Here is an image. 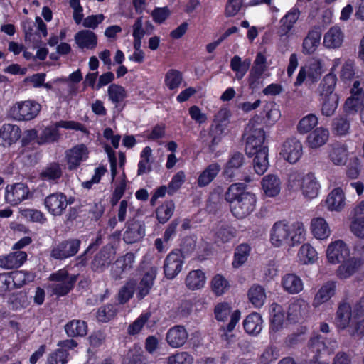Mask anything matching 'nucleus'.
Segmentation results:
<instances>
[{
    "instance_id": "38",
    "label": "nucleus",
    "mask_w": 364,
    "mask_h": 364,
    "mask_svg": "<svg viewBox=\"0 0 364 364\" xmlns=\"http://www.w3.org/2000/svg\"><path fill=\"white\" fill-rule=\"evenodd\" d=\"M75 41L81 49H94L97 44V38L95 33L90 30H82L75 36Z\"/></svg>"
},
{
    "instance_id": "28",
    "label": "nucleus",
    "mask_w": 364,
    "mask_h": 364,
    "mask_svg": "<svg viewBox=\"0 0 364 364\" xmlns=\"http://www.w3.org/2000/svg\"><path fill=\"white\" fill-rule=\"evenodd\" d=\"M21 129L15 124H5L0 128V145L9 146L21 137Z\"/></svg>"
},
{
    "instance_id": "9",
    "label": "nucleus",
    "mask_w": 364,
    "mask_h": 364,
    "mask_svg": "<svg viewBox=\"0 0 364 364\" xmlns=\"http://www.w3.org/2000/svg\"><path fill=\"white\" fill-rule=\"evenodd\" d=\"M279 154L288 163L296 164L303 155L302 144L296 137L287 138L281 144Z\"/></svg>"
},
{
    "instance_id": "23",
    "label": "nucleus",
    "mask_w": 364,
    "mask_h": 364,
    "mask_svg": "<svg viewBox=\"0 0 364 364\" xmlns=\"http://www.w3.org/2000/svg\"><path fill=\"white\" fill-rule=\"evenodd\" d=\"M355 318V316H353V311L348 304H341L336 312L335 325L341 330L348 328L350 333V330L353 328V319Z\"/></svg>"
},
{
    "instance_id": "44",
    "label": "nucleus",
    "mask_w": 364,
    "mask_h": 364,
    "mask_svg": "<svg viewBox=\"0 0 364 364\" xmlns=\"http://www.w3.org/2000/svg\"><path fill=\"white\" fill-rule=\"evenodd\" d=\"M321 111L323 115L331 117L334 114L339 103L338 95L319 97Z\"/></svg>"
},
{
    "instance_id": "7",
    "label": "nucleus",
    "mask_w": 364,
    "mask_h": 364,
    "mask_svg": "<svg viewBox=\"0 0 364 364\" xmlns=\"http://www.w3.org/2000/svg\"><path fill=\"white\" fill-rule=\"evenodd\" d=\"M49 279L55 282L51 285L53 293L58 296H64L73 288L77 276L70 275L67 270L62 269L50 274Z\"/></svg>"
},
{
    "instance_id": "61",
    "label": "nucleus",
    "mask_w": 364,
    "mask_h": 364,
    "mask_svg": "<svg viewBox=\"0 0 364 364\" xmlns=\"http://www.w3.org/2000/svg\"><path fill=\"white\" fill-rule=\"evenodd\" d=\"M117 309L115 305L108 304L100 307L97 312V318L100 322L106 323L117 314Z\"/></svg>"
},
{
    "instance_id": "25",
    "label": "nucleus",
    "mask_w": 364,
    "mask_h": 364,
    "mask_svg": "<svg viewBox=\"0 0 364 364\" xmlns=\"http://www.w3.org/2000/svg\"><path fill=\"white\" fill-rule=\"evenodd\" d=\"M281 286L283 290L289 294H297L304 289L302 279L293 273H287L282 277Z\"/></svg>"
},
{
    "instance_id": "15",
    "label": "nucleus",
    "mask_w": 364,
    "mask_h": 364,
    "mask_svg": "<svg viewBox=\"0 0 364 364\" xmlns=\"http://www.w3.org/2000/svg\"><path fill=\"white\" fill-rule=\"evenodd\" d=\"M115 251L112 246H105L94 257L90 267L96 272H103L114 259Z\"/></svg>"
},
{
    "instance_id": "12",
    "label": "nucleus",
    "mask_w": 364,
    "mask_h": 364,
    "mask_svg": "<svg viewBox=\"0 0 364 364\" xmlns=\"http://www.w3.org/2000/svg\"><path fill=\"white\" fill-rule=\"evenodd\" d=\"M78 239L63 240L56 245L50 251V257L55 259L63 260L75 255L80 247Z\"/></svg>"
},
{
    "instance_id": "48",
    "label": "nucleus",
    "mask_w": 364,
    "mask_h": 364,
    "mask_svg": "<svg viewBox=\"0 0 364 364\" xmlns=\"http://www.w3.org/2000/svg\"><path fill=\"white\" fill-rule=\"evenodd\" d=\"M220 170V167L218 164H210L199 175L198 178V186L204 187L210 184L218 174Z\"/></svg>"
},
{
    "instance_id": "39",
    "label": "nucleus",
    "mask_w": 364,
    "mask_h": 364,
    "mask_svg": "<svg viewBox=\"0 0 364 364\" xmlns=\"http://www.w3.org/2000/svg\"><path fill=\"white\" fill-rule=\"evenodd\" d=\"M328 158L334 165L346 164L348 158L347 146L339 144L331 145L328 151Z\"/></svg>"
},
{
    "instance_id": "6",
    "label": "nucleus",
    "mask_w": 364,
    "mask_h": 364,
    "mask_svg": "<svg viewBox=\"0 0 364 364\" xmlns=\"http://www.w3.org/2000/svg\"><path fill=\"white\" fill-rule=\"evenodd\" d=\"M230 117V112L227 108L220 109L215 115L214 123L210 127V141H207V144L210 149H213L220 141L222 136L226 130L229 119Z\"/></svg>"
},
{
    "instance_id": "45",
    "label": "nucleus",
    "mask_w": 364,
    "mask_h": 364,
    "mask_svg": "<svg viewBox=\"0 0 364 364\" xmlns=\"http://www.w3.org/2000/svg\"><path fill=\"white\" fill-rule=\"evenodd\" d=\"M337 82V77L334 74H327L320 82L318 87V93L319 97L328 96L331 95H338L335 92V88Z\"/></svg>"
},
{
    "instance_id": "18",
    "label": "nucleus",
    "mask_w": 364,
    "mask_h": 364,
    "mask_svg": "<svg viewBox=\"0 0 364 364\" xmlns=\"http://www.w3.org/2000/svg\"><path fill=\"white\" fill-rule=\"evenodd\" d=\"M326 208L331 212H341L346 207V198L342 188H333L322 202Z\"/></svg>"
},
{
    "instance_id": "24",
    "label": "nucleus",
    "mask_w": 364,
    "mask_h": 364,
    "mask_svg": "<svg viewBox=\"0 0 364 364\" xmlns=\"http://www.w3.org/2000/svg\"><path fill=\"white\" fill-rule=\"evenodd\" d=\"M282 180L278 175L269 173L264 176L261 181L262 190L269 198L277 196L282 190Z\"/></svg>"
},
{
    "instance_id": "31",
    "label": "nucleus",
    "mask_w": 364,
    "mask_h": 364,
    "mask_svg": "<svg viewBox=\"0 0 364 364\" xmlns=\"http://www.w3.org/2000/svg\"><path fill=\"white\" fill-rule=\"evenodd\" d=\"M184 283L191 291L201 289L206 283L205 273L201 269L191 270L186 276Z\"/></svg>"
},
{
    "instance_id": "55",
    "label": "nucleus",
    "mask_w": 364,
    "mask_h": 364,
    "mask_svg": "<svg viewBox=\"0 0 364 364\" xmlns=\"http://www.w3.org/2000/svg\"><path fill=\"white\" fill-rule=\"evenodd\" d=\"M185 178L186 176L184 172L182 171H178L172 178L168 188L166 186H161V196L165 195L166 193H168V194L174 193L184 183Z\"/></svg>"
},
{
    "instance_id": "47",
    "label": "nucleus",
    "mask_w": 364,
    "mask_h": 364,
    "mask_svg": "<svg viewBox=\"0 0 364 364\" xmlns=\"http://www.w3.org/2000/svg\"><path fill=\"white\" fill-rule=\"evenodd\" d=\"M230 287L229 281L222 274H215L210 280L211 291L218 296L227 293Z\"/></svg>"
},
{
    "instance_id": "13",
    "label": "nucleus",
    "mask_w": 364,
    "mask_h": 364,
    "mask_svg": "<svg viewBox=\"0 0 364 364\" xmlns=\"http://www.w3.org/2000/svg\"><path fill=\"white\" fill-rule=\"evenodd\" d=\"M31 197L29 188L23 183H16L6 187L5 199L11 205H18Z\"/></svg>"
},
{
    "instance_id": "14",
    "label": "nucleus",
    "mask_w": 364,
    "mask_h": 364,
    "mask_svg": "<svg viewBox=\"0 0 364 364\" xmlns=\"http://www.w3.org/2000/svg\"><path fill=\"white\" fill-rule=\"evenodd\" d=\"M215 318L219 321H225L230 317V323L227 326V331L230 333L240 319V311L239 310L232 311L228 303L222 302L218 304L214 309Z\"/></svg>"
},
{
    "instance_id": "62",
    "label": "nucleus",
    "mask_w": 364,
    "mask_h": 364,
    "mask_svg": "<svg viewBox=\"0 0 364 364\" xmlns=\"http://www.w3.org/2000/svg\"><path fill=\"white\" fill-rule=\"evenodd\" d=\"M279 352L273 346H267L261 353L259 358V364H272L279 358Z\"/></svg>"
},
{
    "instance_id": "42",
    "label": "nucleus",
    "mask_w": 364,
    "mask_h": 364,
    "mask_svg": "<svg viewBox=\"0 0 364 364\" xmlns=\"http://www.w3.org/2000/svg\"><path fill=\"white\" fill-rule=\"evenodd\" d=\"M263 320L258 313L249 314L243 321L244 329L250 335L256 336L262 329Z\"/></svg>"
},
{
    "instance_id": "1",
    "label": "nucleus",
    "mask_w": 364,
    "mask_h": 364,
    "mask_svg": "<svg viewBox=\"0 0 364 364\" xmlns=\"http://www.w3.org/2000/svg\"><path fill=\"white\" fill-rule=\"evenodd\" d=\"M307 230L301 221H276L269 230V242L274 247H294L306 240Z\"/></svg>"
},
{
    "instance_id": "63",
    "label": "nucleus",
    "mask_w": 364,
    "mask_h": 364,
    "mask_svg": "<svg viewBox=\"0 0 364 364\" xmlns=\"http://www.w3.org/2000/svg\"><path fill=\"white\" fill-rule=\"evenodd\" d=\"M150 314L148 313L141 314L133 323L129 325L127 328V333L132 336L138 334L146 322L149 320Z\"/></svg>"
},
{
    "instance_id": "11",
    "label": "nucleus",
    "mask_w": 364,
    "mask_h": 364,
    "mask_svg": "<svg viewBox=\"0 0 364 364\" xmlns=\"http://www.w3.org/2000/svg\"><path fill=\"white\" fill-rule=\"evenodd\" d=\"M350 94L343 105V110L346 113L352 114L364 108V90L360 81L355 80L353 82Z\"/></svg>"
},
{
    "instance_id": "56",
    "label": "nucleus",
    "mask_w": 364,
    "mask_h": 364,
    "mask_svg": "<svg viewBox=\"0 0 364 364\" xmlns=\"http://www.w3.org/2000/svg\"><path fill=\"white\" fill-rule=\"evenodd\" d=\"M244 163V156L240 153H235L229 159L224 170V173L231 178L234 176V171L239 168Z\"/></svg>"
},
{
    "instance_id": "17",
    "label": "nucleus",
    "mask_w": 364,
    "mask_h": 364,
    "mask_svg": "<svg viewBox=\"0 0 364 364\" xmlns=\"http://www.w3.org/2000/svg\"><path fill=\"white\" fill-rule=\"evenodd\" d=\"M68 204L67 196L60 192L51 193L44 199L48 211L54 216L61 215Z\"/></svg>"
},
{
    "instance_id": "4",
    "label": "nucleus",
    "mask_w": 364,
    "mask_h": 364,
    "mask_svg": "<svg viewBox=\"0 0 364 364\" xmlns=\"http://www.w3.org/2000/svg\"><path fill=\"white\" fill-rule=\"evenodd\" d=\"M326 70V66L323 59L312 58L300 68L294 85L299 87L305 81L315 83L321 78Z\"/></svg>"
},
{
    "instance_id": "49",
    "label": "nucleus",
    "mask_w": 364,
    "mask_h": 364,
    "mask_svg": "<svg viewBox=\"0 0 364 364\" xmlns=\"http://www.w3.org/2000/svg\"><path fill=\"white\" fill-rule=\"evenodd\" d=\"M251 65V60L246 58L242 60L238 55H235L230 61V68L235 73L236 78L238 80L242 79Z\"/></svg>"
},
{
    "instance_id": "58",
    "label": "nucleus",
    "mask_w": 364,
    "mask_h": 364,
    "mask_svg": "<svg viewBox=\"0 0 364 364\" xmlns=\"http://www.w3.org/2000/svg\"><path fill=\"white\" fill-rule=\"evenodd\" d=\"M355 75V65L353 60H347L342 65L340 78L344 83L350 82Z\"/></svg>"
},
{
    "instance_id": "3",
    "label": "nucleus",
    "mask_w": 364,
    "mask_h": 364,
    "mask_svg": "<svg viewBox=\"0 0 364 364\" xmlns=\"http://www.w3.org/2000/svg\"><path fill=\"white\" fill-rule=\"evenodd\" d=\"M287 186L292 191H300L304 198L308 200L317 198L321 190V184L314 173L298 170L289 174Z\"/></svg>"
},
{
    "instance_id": "64",
    "label": "nucleus",
    "mask_w": 364,
    "mask_h": 364,
    "mask_svg": "<svg viewBox=\"0 0 364 364\" xmlns=\"http://www.w3.org/2000/svg\"><path fill=\"white\" fill-rule=\"evenodd\" d=\"M182 81V76L180 72L171 70L165 77V84L171 90L177 88Z\"/></svg>"
},
{
    "instance_id": "53",
    "label": "nucleus",
    "mask_w": 364,
    "mask_h": 364,
    "mask_svg": "<svg viewBox=\"0 0 364 364\" xmlns=\"http://www.w3.org/2000/svg\"><path fill=\"white\" fill-rule=\"evenodd\" d=\"M318 123V119L314 114H308L303 117L296 126L297 131L299 134H304L311 132L315 128Z\"/></svg>"
},
{
    "instance_id": "10",
    "label": "nucleus",
    "mask_w": 364,
    "mask_h": 364,
    "mask_svg": "<svg viewBox=\"0 0 364 364\" xmlns=\"http://www.w3.org/2000/svg\"><path fill=\"white\" fill-rule=\"evenodd\" d=\"M247 134V143L245 151L247 155L253 156L255 153L263 149H267L264 145L265 135L262 128H255L252 124H249L245 129Z\"/></svg>"
},
{
    "instance_id": "36",
    "label": "nucleus",
    "mask_w": 364,
    "mask_h": 364,
    "mask_svg": "<svg viewBox=\"0 0 364 364\" xmlns=\"http://www.w3.org/2000/svg\"><path fill=\"white\" fill-rule=\"evenodd\" d=\"M300 12L299 9L293 8L289 10L280 20V26L278 33L280 36H286L293 28L294 25L299 19Z\"/></svg>"
},
{
    "instance_id": "59",
    "label": "nucleus",
    "mask_w": 364,
    "mask_h": 364,
    "mask_svg": "<svg viewBox=\"0 0 364 364\" xmlns=\"http://www.w3.org/2000/svg\"><path fill=\"white\" fill-rule=\"evenodd\" d=\"M58 127V126H57L56 123L55 127H49L45 128L38 138V143L41 144L57 141L59 137Z\"/></svg>"
},
{
    "instance_id": "57",
    "label": "nucleus",
    "mask_w": 364,
    "mask_h": 364,
    "mask_svg": "<svg viewBox=\"0 0 364 364\" xmlns=\"http://www.w3.org/2000/svg\"><path fill=\"white\" fill-rule=\"evenodd\" d=\"M193 357L186 351H177L166 358L167 364H193Z\"/></svg>"
},
{
    "instance_id": "26",
    "label": "nucleus",
    "mask_w": 364,
    "mask_h": 364,
    "mask_svg": "<svg viewBox=\"0 0 364 364\" xmlns=\"http://www.w3.org/2000/svg\"><path fill=\"white\" fill-rule=\"evenodd\" d=\"M144 234L145 230L140 222L135 220H128L123 240L126 243L132 244L141 240Z\"/></svg>"
},
{
    "instance_id": "32",
    "label": "nucleus",
    "mask_w": 364,
    "mask_h": 364,
    "mask_svg": "<svg viewBox=\"0 0 364 364\" xmlns=\"http://www.w3.org/2000/svg\"><path fill=\"white\" fill-rule=\"evenodd\" d=\"M336 287L335 282L330 281L324 283L315 294L312 305L318 307L328 301L335 294Z\"/></svg>"
},
{
    "instance_id": "5",
    "label": "nucleus",
    "mask_w": 364,
    "mask_h": 364,
    "mask_svg": "<svg viewBox=\"0 0 364 364\" xmlns=\"http://www.w3.org/2000/svg\"><path fill=\"white\" fill-rule=\"evenodd\" d=\"M364 264V247L356 246L352 255L342 261L336 269V276L342 279L350 278Z\"/></svg>"
},
{
    "instance_id": "8",
    "label": "nucleus",
    "mask_w": 364,
    "mask_h": 364,
    "mask_svg": "<svg viewBox=\"0 0 364 364\" xmlns=\"http://www.w3.org/2000/svg\"><path fill=\"white\" fill-rule=\"evenodd\" d=\"M325 255L328 263L335 265L341 263L352 254L348 245L343 240L338 239L328 244Z\"/></svg>"
},
{
    "instance_id": "46",
    "label": "nucleus",
    "mask_w": 364,
    "mask_h": 364,
    "mask_svg": "<svg viewBox=\"0 0 364 364\" xmlns=\"http://www.w3.org/2000/svg\"><path fill=\"white\" fill-rule=\"evenodd\" d=\"M253 168L258 175L264 174L269 166L268 159V149H263L255 154Z\"/></svg>"
},
{
    "instance_id": "21",
    "label": "nucleus",
    "mask_w": 364,
    "mask_h": 364,
    "mask_svg": "<svg viewBox=\"0 0 364 364\" xmlns=\"http://www.w3.org/2000/svg\"><path fill=\"white\" fill-rule=\"evenodd\" d=\"M344 40L343 30L338 26H333L324 33L323 46L328 50H337L342 47Z\"/></svg>"
},
{
    "instance_id": "19",
    "label": "nucleus",
    "mask_w": 364,
    "mask_h": 364,
    "mask_svg": "<svg viewBox=\"0 0 364 364\" xmlns=\"http://www.w3.org/2000/svg\"><path fill=\"white\" fill-rule=\"evenodd\" d=\"M89 151L87 146L83 144H77L68 149L65 152V159L69 170L76 169L80 164L88 157Z\"/></svg>"
},
{
    "instance_id": "37",
    "label": "nucleus",
    "mask_w": 364,
    "mask_h": 364,
    "mask_svg": "<svg viewBox=\"0 0 364 364\" xmlns=\"http://www.w3.org/2000/svg\"><path fill=\"white\" fill-rule=\"evenodd\" d=\"M270 313V331L277 332L285 326L284 315L280 305L273 303L269 308Z\"/></svg>"
},
{
    "instance_id": "43",
    "label": "nucleus",
    "mask_w": 364,
    "mask_h": 364,
    "mask_svg": "<svg viewBox=\"0 0 364 364\" xmlns=\"http://www.w3.org/2000/svg\"><path fill=\"white\" fill-rule=\"evenodd\" d=\"M251 252V247L247 243L240 244L236 247L232 266L234 269H238L243 266L247 261Z\"/></svg>"
},
{
    "instance_id": "41",
    "label": "nucleus",
    "mask_w": 364,
    "mask_h": 364,
    "mask_svg": "<svg viewBox=\"0 0 364 364\" xmlns=\"http://www.w3.org/2000/svg\"><path fill=\"white\" fill-rule=\"evenodd\" d=\"M247 298L255 308H261L267 299L265 289L259 284L252 285L248 289Z\"/></svg>"
},
{
    "instance_id": "2",
    "label": "nucleus",
    "mask_w": 364,
    "mask_h": 364,
    "mask_svg": "<svg viewBox=\"0 0 364 364\" xmlns=\"http://www.w3.org/2000/svg\"><path fill=\"white\" fill-rule=\"evenodd\" d=\"M246 188L247 186L242 183H233L229 186L225 194L231 213L238 219L245 218L256 208L257 196L252 192L247 191Z\"/></svg>"
},
{
    "instance_id": "29",
    "label": "nucleus",
    "mask_w": 364,
    "mask_h": 364,
    "mask_svg": "<svg viewBox=\"0 0 364 364\" xmlns=\"http://www.w3.org/2000/svg\"><path fill=\"white\" fill-rule=\"evenodd\" d=\"M308 309V304L303 299H294L289 306L287 318L290 322L295 323L303 318Z\"/></svg>"
},
{
    "instance_id": "27",
    "label": "nucleus",
    "mask_w": 364,
    "mask_h": 364,
    "mask_svg": "<svg viewBox=\"0 0 364 364\" xmlns=\"http://www.w3.org/2000/svg\"><path fill=\"white\" fill-rule=\"evenodd\" d=\"M318 254L316 248L310 243H303L299 248L296 259L301 265L313 264L317 262Z\"/></svg>"
},
{
    "instance_id": "60",
    "label": "nucleus",
    "mask_w": 364,
    "mask_h": 364,
    "mask_svg": "<svg viewBox=\"0 0 364 364\" xmlns=\"http://www.w3.org/2000/svg\"><path fill=\"white\" fill-rule=\"evenodd\" d=\"M108 96L110 100L114 103L122 102L127 97L125 89L118 85L112 84L107 90Z\"/></svg>"
},
{
    "instance_id": "50",
    "label": "nucleus",
    "mask_w": 364,
    "mask_h": 364,
    "mask_svg": "<svg viewBox=\"0 0 364 364\" xmlns=\"http://www.w3.org/2000/svg\"><path fill=\"white\" fill-rule=\"evenodd\" d=\"M137 282L134 279H129L119 290L117 301L120 304H126L133 297L136 291Z\"/></svg>"
},
{
    "instance_id": "20",
    "label": "nucleus",
    "mask_w": 364,
    "mask_h": 364,
    "mask_svg": "<svg viewBox=\"0 0 364 364\" xmlns=\"http://www.w3.org/2000/svg\"><path fill=\"white\" fill-rule=\"evenodd\" d=\"M309 230L313 237L319 241L327 240L331 235L330 225L323 217L313 218L309 223Z\"/></svg>"
},
{
    "instance_id": "52",
    "label": "nucleus",
    "mask_w": 364,
    "mask_h": 364,
    "mask_svg": "<svg viewBox=\"0 0 364 364\" xmlns=\"http://www.w3.org/2000/svg\"><path fill=\"white\" fill-rule=\"evenodd\" d=\"M65 331L69 337L84 336L87 333V326L84 321L73 320L65 326Z\"/></svg>"
},
{
    "instance_id": "40",
    "label": "nucleus",
    "mask_w": 364,
    "mask_h": 364,
    "mask_svg": "<svg viewBox=\"0 0 364 364\" xmlns=\"http://www.w3.org/2000/svg\"><path fill=\"white\" fill-rule=\"evenodd\" d=\"M321 34L316 29L309 31L302 43V52L305 55H311L316 52L320 45Z\"/></svg>"
},
{
    "instance_id": "33",
    "label": "nucleus",
    "mask_w": 364,
    "mask_h": 364,
    "mask_svg": "<svg viewBox=\"0 0 364 364\" xmlns=\"http://www.w3.org/2000/svg\"><path fill=\"white\" fill-rule=\"evenodd\" d=\"M188 333L181 326H176L168 330L166 341L173 348H179L185 344L188 339Z\"/></svg>"
},
{
    "instance_id": "35",
    "label": "nucleus",
    "mask_w": 364,
    "mask_h": 364,
    "mask_svg": "<svg viewBox=\"0 0 364 364\" xmlns=\"http://www.w3.org/2000/svg\"><path fill=\"white\" fill-rule=\"evenodd\" d=\"M27 254L23 251H16L0 258V267L6 269L18 268L26 260Z\"/></svg>"
},
{
    "instance_id": "22",
    "label": "nucleus",
    "mask_w": 364,
    "mask_h": 364,
    "mask_svg": "<svg viewBox=\"0 0 364 364\" xmlns=\"http://www.w3.org/2000/svg\"><path fill=\"white\" fill-rule=\"evenodd\" d=\"M183 262V257L181 252H171L164 262V271L165 276L168 279L176 277L181 271Z\"/></svg>"
},
{
    "instance_id": "51",
    "label": "nucleus",
    "mask_w": 364,
    "mask_h": 364,
    "mask_svg": "<svg viewBox=\"0 0 364 364\" xmlns=\"http://www.w3.org/2000/svg\"><path fill=\"white\" fill-rule=\"evenodd\" d=\"M63 175L60 165L56 162L48 164L41 172L40 178L45 181H56Z\"/></svg>"
},
{
    "instance_id": "34",
    "label": "nucleus",
    "mask_w": 364,
    "mask_h": 364,
    "mask_svg": "<svg viewBox=\"0 0 364 364\" xmlns=\"http://www.w3.org/2000/svg\"><path fill=\"white\" fill-rule=\"evenodd\" d=\"M157 275L156 269H151L144 275L137 287L136 297L139 300L143 299L149 294L152 288L154 279Z\"/></svg>"
},
{
    "instance_id": "30",
    "label": "nucleus",
    "mask_w": 364,
    "mask_h": 364,
    "mask_svg": "<svg viewBox=\"0 0 364 364\" xmlns=\"http://www.w3.org/2000/svg\"><path fill=\"white\" fill-rule=\"evenodd\" d=\"M329 135L327 129L323 127H317L307 136V146L311 149H318L327 143Z\"/></svg>"
},
{
    "instance_id": "54",
    "label": "nucleus",
    "mask_w": 364,
    "mask_h": 364,
    "mask_svg": "<svg viewBox=\"0 0 364 364\" xmlns=\"http://www.w3.org/2000/svg\"><path fill=\"white\" fill-rule=\"evenodd\" d=\"M36 23H26L23 24V31L26 41H29L34 48H38L41 43V37L36 31Z\"/></svg>"
},
{
    "instance_id": "16",
    "label": "nucleus",
    "mask_w": 364,
    "mask_h": 364,
    "mask_svg": "<svg viewBox=\"0 0 364 364\" xmlns=\"http://www.w3.org/2000/svg\"><path fill=\"white\" fill-rule=\"evenodd\" d=\"M41 110V105L31 100L18 102L12 108L14 117L18 120H31L35 118Z\"/></svg>"
}]
</instances>
